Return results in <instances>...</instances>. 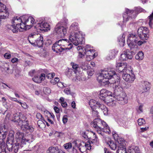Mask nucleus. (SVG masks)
<instances>
[{
  "label": "nucleus",
  "mask_w": 153,
  "mask_h": 153,
  "mask_svg": "<svg viewBox=\"0 0 153 153\" xmlns=\"http://www.w3.org/2000/svg\"><path fill=\"white\" fill-rule=\"evenodd\" d=\"M125 37L124 34H123L121 37H119L118 38V40L119 42V44L121 46H123L125 43Z\"/></svg>",
  "instance_id": "c9c22d12"
},
{
  "label": "nucleus",
  "mask_w": 153,
  "mask_h": 153,
  "mask_svg": "<svg viewBox=\"0 0 153 153\" xmlns=\"http://www.w3.org/2000/svg\"><path fill=\"white\" fill-rule=\"evenodd\" d=\"M113 100H114V102L116 104L114 99L117 101L118 103L121 105H124L128 102L126 96L125 94L116 95H113Z\"/></svg>",
  "instance_id": "dca6fc26"
},
{
  "label": "nucleus",
  "mask_w": 153,
  "mask_h": 153,
  "mask_svg": "<svg viewBox=\"0 0 153 153\" xmlns=\"http://www.w3.org/2000/svg\"><path fill=\"white\" fill-rule=\"evenodd\" d=\"M7 100L4 97H2L1 98V101L3 105L5 107H7V103L6 102Z\"/></svg>",
  "instance_id": "6e6d98bb"
},
{
  "label": "nucleus",
  "mask_w": 153,
  "mask_h": 153,
  "mask_svg": "<svg viewBox=\"0 0 153 153\" xmlns=\"http://www.w3.org/2000/svg\"><path fill=\"white\" fill-rule=\"evenodd\" d=\"M68 120V118L67 115H65L62 117V122L64 124L66 123Z\"/></svg>",
  "instance_id": "bf43d9fd"
},
{
  "label": "nucleus",
  "mask_w": 153,
  "mask_h": 153,
  "mask_svg": "<svg viewBox=\"0 0 153 153\" xmlns=\"http://www.w3.org/2000/svg\"><path fill=\"white\" fill-rule=\"evenodd\" d=\"M89 104L92 108L94 106L99 108V106L101 104L100 102L96 101L95 100L92 99L90 100L89 102Z\"/></svg>",
  "instance_id": "c756f323"
},
{
  "label": "nucleus",
  "mask_w": 153,
  "mask_h": 153,
  "mask_svg": "<svg viewBox=\"0 0 153 153\" xmlns=\"http://www.w3.org/2000/svg\"><path fill=\"white\" fill-rule=\"evenodd\" d=\"M28 86L30 87V88L32 90H36V89L37 86L33 84H29L28 85Z\"/></svg>",
  "instance_id": "680f3d73"
},
{
  "label": "nucleus",
  "mask_w": 153,
  "mask_h": 153,
  "mask_svg": "<svg viewBox=\"0 0 153 153\" xmlns=\"http://www.w3.org/2000/svg\"><path fill=\"white\" fill-rule=\"evenodd\" d=\"M127 153H140V151L137 146L132 145L129 147Z\"/></svg>",
  "instance_id": "bb28decb"
},
{
  "label": "nucleus",
  "mask_w": 153,
  "mask_h": 153,
  "mask_svg": "<svg viewBox=\"0 0 153 153\" xmlns=\"http://www.w3.org/2000/svg\"><path fill=\"white\" fill-rule=\"evenodd\" d=\"M78 23L74 22L71 25L69 29L71 33L69 39L75 46L81 44L84 41V38L78 31Z\"/></svg>",
  "instance_id": "7ed1b4c3"
},
{
  "label": "nucleus",
  "mask_w": 153,
  "mask_h": 153,
  "mask_svg": "<svg viewBox=\"0 0 153 153\" xmlns=\"http://www.w3.org/2000/svg\"><path fill=\"white\" fill-rule=\"evenodd\" d=\"M19 61V59L17 58L14 57L12 58L11 60V62L13 63H16Z\"/></svg>",
  "instance_id": "e2e57ef3"
},
{
  "label": "nucleus",
  "mask_w": 153,
  "mask_h": 153,
  "mask_svg": "<svg viewBox=\"0 0 153 153\" xmlns=\"http://www.w3.org/2000/svg\"><path fill=\"white\" fill-rule=\"evenodd\" d=\"M142 86L143 90V92H146L150 89V83L147 81L142 82Z\"/></svg>",
  "instance_id": "c85d7f7f"
},
{
  "label": "nucleus",
  "mask_w": 153,
  "mask_h": 153,
  "mask_svg": "<svg viewBox=\"0 0 153 153\" xmlns=\"http://www.w3.org/2000/svg\"><path fill=\"white\" fill-rule=\"evenodd\" d=\"M11 56V54L8 53H6L4 55V57L5 59H9Z\"/></svg>",
  "instance_id": "338daca9"
},
{
  "label": "nucleus",
  "mask_w": 153,
  "mask_h": 153,
  "mask_svg": "<svg viewBox=\"0 0 153 153\" xmlns=\"http://www.w3.org/2000/svg\"><path fill=\"white\" fill-rule=\"evenodd\" d=\"M8 97L12 101L16 102L18 103H19L20 102V101H18L17 98H16L12 97L9 96H8Z\"/></svg>",
  "instance_id": "052dcab7"
},
{
  "label": "nucleus",
  "mask_w": 153,
  "mask_h": 153,
  "mask_svg": "<svg viewBox=\"0 0 153 153\" xmlns=\"http://www.w3.org/2000/svg\"><path fill=\"white\" fill-rule=\"evenodd\" d=\"M99 97L109 105L113 106L115 105L114 100L112 99V93L105 89H102L100 91Z\"/></svg>",
  "instance_id": "0eeeda50"
},
{
  "label": "nucleus",
  "mask_w": 153,
  "mask_h": 153,
  "mask_svg": "<svg viewBox=\"0 0 153 153\" xmlns=\"http://www.w3.org/2000/svg\"><path fill=\"white\" fill-rule=\"evenodd\" d=\"M92 114L93 116L94 117H98L99 116L98 114V113L97 111L93 110L92 112Z\"/></svg>",
  "instance_id": "13d9d810"
},
{
  "label": "nucleus",
  "mask_w": 153,
  "mask_h": 153,
  "mask_svg": "<svg viewBox=\"0 0 153 153\" xmlns=\"http://www.w3.org/2000/svg\"><path fill=\"white\" fill-rule=\"evenodd\" d=\"M3 68L4 70L6 71H8L9 69L8 64L7 63H6L3 65Z\"/></svg>",
  "instance_id": "69168bd1"
},
{
  "label": "nucleus",
  "mask_w": 153,
  "mask_h": 153,
  "mask_svg": "<svg viewBox=\"0 0 153 153\" xmlns=\"http://www.w3.org/2000/svg\"><path fill=\"white\" fill-rule=\"evenodd\" d=\"M117 139V142L119 144V148L125 146L126 142L123 138H119Z\"/></svg>",
  "instance_id": "72a5a7b5"
},
{
  "label": "nucleus",
  "mask_w": 153,
  "mask_h": 153,
  "mask_svg": "<svg viewBox=\"0 0 153 153\" xmlns=\"http://www.w3.org/2000/svg\"><path fill=\"white\" fill-rule=\"evenodd\" d=\"M34 27L38 29L45 31H48L50 30V25L41 18L38 19L37 24Z\"/></svg>",
  "instance_id": "4468645a"
},
{
  "label": "nucleus",
  "mask_w": 153,
  "mask_h": 153,
  "mask_svg": "<svg viewBox=\"0 0 153 153\" xmlns=\"http://www.w3.org/2000/svg\"><path fill=\"white\" fill-rule=\"evenodd\" d=\"M71 48V47H69V48H62L57 41L52 46V50L57 53H60L65 50H70Z\"/></svg>",
  "instance_id": "6ab92c4d"
},
{
  "label": "nucleus",
  "mask_w": 153,
  "mask_h": 153,
  "mask_svg": "<svg viewBox=\"0 0 153 153\" xmlns=\"http://www.w3.org/2000/svg\"><path fill=\"white\" fill-rule=\"evenodd\" d=\"M43 91L45 94H48L51 93V90L49 88L45 87L43 88Z\"/></svg>",
  "instance_id": "c03bdc74"
},
{
  "label": "nucleus",
  "mask_w": 153,
  "mask_h": 153,
  "mask_svg": "<svg viewBox=\"0 0 153 153\" xmlns=\"http://www.w3.org/2000/svg\"><path fill=\"white\" fill-rule=\"evenodd\" d=\"M143 104L142 103H139V106L138 108V109H137V111L139 113H140L143 112Z\"/></svg>",
  "instance_id": "de8ad7c7"
},
{
  "label": "nucleus",
  "mask_w": 153,
  "mask_h": 153,
  "mask_svg": "<svg viewBox=\"0 0 153 153\" xmlns=\"http://www.w3.org/2000/svg\"><path fill=\"white\" fill-rule=\"evenodd\" d=\"M87 73L89 76H91L94 73V72L93 70H90L88 71Z\"/></svg>",
  "instance_id": "0e129e2a"
},
{
  "label": "nucleus",
  "mask_w": 153,
  "mask_h": 153,
  "mask_svg": "<svg viewBox=\"0 0 153 153\" xmlns=\"http://www.w3.org/2000/svg\"><path fill=\"white\" fill-rule=\"evenodd\" d=\"M23 19L24 20L22 24L20 26L21 29L26 30L29 29L32 27L33 26L37 23V21H35L34 19L31 16L28 17L27 16H23Z\"/></svg>",
  "instance_id": "9d476101"
},
{
  "label": "nucleus",
  "mask_w": 153,
  "mask_h": 153,
  "mask_svg": "<svg viewBox=\"0 0 153 153\" xmlns=\"http://www.w3.org/2000/svg\"><path fill=\"white\" fill-rule=\"evenodd\" d=\"M9 13L6 8V6L0 2V24L1 19L6 18L8 16Z\"/></svg>",
  "instance_id": "a211bd4d"
},
{
  "label": "nucleus",
  "mask_w": 153,
  "mask_h": 153,
  "mask_svg": "<svg viewBox=\"0 0 153 153\" xmlns=\"http://www.w3.org/2000/svg\"><path fill=\"white\" fill-rule=\"evenodd\" d=\"M82 48L83 49L84 53H86L87 52H88V51H90L94 50L92 49V47H91V46L89 45H86L85 48Z\"/></svg>",
  "instance_id": "ea45409f"
},
{
  "label": "nucleus",
  "mask_w": 153,
  "mask_h": 153,
  "mask_svg": "<svg viewBox=\"0 0 153 153\" xmlns=\"http://www.w3.org/2000/svg\"><path fill=\"white\" fill-rule=\"evenodd\" d=\"M24 21L23 16L21 18L17 17H14L12 22V27L13 28L12 30L13 33H16L18 30L19 31L23 30V29H21L20 27Z\"/></svg>",
  "instance_id": "9b49d317"
},
{
  "label": "nucleus",
  "mask_w": 153,
  "mask_h": 153,
  "mask_svg": "<svg viewBox=\"0 0 153 153\" xmlns=\"http://www.w3.org/2000/svg\"><path fill=\"white\" fill-rule=\"evenodd\" d=\"M137 122L138 125L140 126L142 125L145 123V121L143 118L138 119Z\"/></svg>",
  "instance_id": "603ef678"
},
{
  "label": "nucleus",
  "mask_w": 153,
  "mask_h": 153,
  "mask_svg": "<svg viewBox=\"0 0 153 153\" xmlns=\"http://www.w3.org/2000/svg\"><path fill=\"white\" fill-rule=\"evenodd\" d=\"M85 53L86 55H90L94 57H96L97 55V54L96 53L95 51L94 50L90 51H88Z\"/></svg>",
  "instance_id": "37998d69"
},
{
  "label": "nucleus",
  "mask_w": 153,
  "mask_h": 153,
  "mask_svg": "<svg viewBox=\"0 0 153 153\" xmlns=\"http://www.w3.org/2000/svg\"><path fill=\"white\" fill-rule=\"evenodd\" d=\"M116 69L118 70V72H122V73L129 71L130 68V67L127 65L126 64H125L122 62H119L116 64Z\"/></svg>",
  "instance_id": "f3484780"
},
{
  "label": "nucleus",
  "mask_w": 153,
  "mask_h": 153,
  "mask_svg": "<svg viewBox=\"0 0 153 153\" xmlns=\"http://www.w3.org/2000/svg\"><path fill=\"white\" fill-rule=\"evenodd\" d=\"M15 134L14 131L12 130H10L9 131L7 136V144H9L11 142L14 141L15 138L14 136Z\"/></svg>",
  "instance_id": "393cba45"
},
{
  "label": "nucleus",
  "mask_w": 153,
  "mask_h": 153,
  "mask_svg": "<svg viewBox=\"0 0 153 153\" xmlns=\"http://www.w3.org/2000/svg\"><path fill=\"white\" fill-rule=\"evenodd\" d=\"M86 55V59L87 61H90L92 59H93L95 57L92 56H91L90 55Z\"/></svg>",
  "instance_id": "5fc2aeb1"
},
{
  "label": "nucleus",
  "mask_w": 153,
  "mask_h": 153,
  "mask_svg": "<svg viewBox=\"0 0 153 153\" xmlns=\"http://www.w3.org/2000/svg\"><path fill=\"white\" fill-rule=\"evenodd\" d=\"M91 125L94 129L99 134L102 136L104 132L109 134L111 133L110 128L103 120L99 118H95L91 122Z\"/></svg>",
  "instance_id": "20e7f679"
},
{
  "label": "nucleus",
  "mask_w": 153,
  "mask_h": 153,
  "mask_svg": "<svg viewBox=\"0 0 153 153\" xmlns=\"http://www.w3.org/2000/svg\"><path fill=\"white\" fill-rule=\"evenodd\" d=\"M133 57L131 53L128 49L124 51L120 55V59L122 60H126L131 59Z\"/></svg>",
  "instance_id": "aec40b11"
},
{
  "label": "nucleus",
  "mask_w": 153,
  "mask_h": 153,
  "mask_svg": "<svg viewBox=\"0 0 153 153\" xmlns=\"http://www.w3.org/2000/svg\"><path fill=\"white\" fill-rule=\"evenodd\" d=\"M137 39L136 35L135 33H130L128 36L127 45L133 52L139 49L138 46L137 45Z\"/></svg>",
  "instance_id": "1a4fd4ad"
},
{
  "label": "nucleus",
  "mask_w": 153,
  "mask_h": 153,
  "mask_svg": "<svg viewBox=\"0 0 153 153\" xmlns=\"http://www.w3.org/2000/svg\"><path fill=\"white\" fill-rule=\"evenodd\" d=\"M118 51L113 50L109 52L108 56L107 57L108 60L114 58L115 55L117 53Z\"/></svg>",
  "instance_id": "473e14b6"
},
{
  "label": "nucleus",
  "mask_w": 153,
  "mask_h": 153,
  "mask_svg": "<svg viewBox=\"0 0 153 153\" xmlns=\"http://www.w3.org/2000/svg\"><path fill=\"white\" fill-rule=\"evenodd\" d=\"M58 86L60 88H63L65 87L66 86L64 85V83L61 82H58L57 83Z\"/></svg>",
  "instance_id": "774afa93"
},
{
  "label": "nucleus",
  "mask_w": 153,
  "mask_h": 153,
  "mask_svg": "<svg viewBox=\"0 0 153 153\" xmlns=\"http://www.w3.org/2000/svg\"><path fill=\"white\" fill-rule=\"evenodd\" d=\"M21 129L25 131H28L30 132L33 131V128L29 125L28 121L27 118L25 116L22 115L21 120L19 121V124Z\"/></svg>",
  "instance_id": "f8f14e48"
},
{
  "label": "nucleus",
  "mask_w": 153,
  "mask_h": 153,
  "mask_svg": "<svg viewBox=\"0 0 153 153\" xmlns=\"http://www.w3.org/2000/svg\"><path fill=\"white\" fill-rule=\"evenodd\" d=\"M19 103L25 109H26L28 107V105L25 102L22 103L21 102H20Z\"/></svg>",
  "instance_id": "4d7b16f0"
},
{
  "label": "nucleus",
  "mask_w": 153,
  "mask_h": 153,
  "mask_svg": "<svg viewBox=\"0 0 153 153\" xmlns=\"http://www.w3.org/2000/svg\"><path fill=\"white\" fill-rule=\"evenodd\" d=\"M62 48H69V47L72 48V44L69 43L68 40L66 39H62L57 41Z\"/></svg>",
  "instance_id": "5701e85b"
},
{
  "label": "nucleus",
  "mask_w": 153,
  "mask_h": 153,
  "mask_svg": "<svg viewBox=\"0 0 153 153\" xmlns=\"http://www.w3.org/2000/svg\"><path fill=\"white\" fill-rule=\"evenodd\" d=\"M144 57V53L142 51H139L135 56L136 59L138 60H142Z\"/></svg>",
  "instance_id": "e433bc0d"
},
{
  "label": "nucleus",
  "mask_w": 153,
  "mask_h": 153,
  "mask_svg": "<svg viewBox=\"0 0 153 153\" xmlns=\"http://www.w3.org/2000/svg\"><path fill=\"white\" fill-rule=\"evenodd\" d=\"M38 37L34 42H31L30 41H29V42L34 46H36L39 48L42 47L43 44V37L40 34L38 35Z\"/></svg>",
  "instance_id": "412c9836"
},
{
  "label": "nucleus",
  "mask_w": 153,
  "mask_h": 153,
  "mask_svg": "<svg viewBox=\"0 0 153 153\" xmlns=\"http://www.w3.org/2000/svg\"><path fill=\"white\" fill-rule=\"evenodd\" d=\"M141 12L145 13L146 11L139 7H135L134 10L126 9V12L123 15V22H126L131 21L132 19L135 18L137 14Z\"/></svg>",
  "instance_id": "39448f33"
},
{
  "label": "nucleus",
  "mask_w": 153,
  "mask_h": 153,
  "mask_svg": "<svg viewBox=\"0 0 153 153\" xmlns=\"http://www.w3.org/2000/svg\"><path fill=\"white\" fill-rule=\"evenodd\" d=\"M92 147L90 140H88L86 143H84L83 142L81 144V146L80 147H77V149H78L82 152H84L83 151L84 150H86V149L90 150L91 149Z\"/></svg>",
  "instance_id": "4be33fe9"
},
{
  "label": "nucleus",
  "mask_w": 153,
  "mask_h": 153,
  "mask_svg": "<svg viewBox=\"0 0 153 153\" xmlns=\"http://www.w3.org/2000/svg\"><path fill=\"white\" fill-rule=\"evenodd\" d=\"M7 128L4 125L0 126V153H7L6 151V146L4 142L7 134Z\"/></svg>",
  "instance_id": "6e6552de"
},
{
  "label": "nucleus",
  "mask_w": 153,
  "mask_h": 153,
  "mask_svg": "<svg viewBox=\"0 0 153 153\" xmlns=\"http://www.w3.org/2000/svg\"><path fill=\"white\" fill-rule=\"evenodd\" d=\"M39 35V34H36L35 33H32L30 34L29 35L28 39L29 41H29H30V39H31L32 38L38 37V35Z\"/></svg>",
  "instance_id": "09e8293b"
},
{
  "label": "nucleus",
  "mask_w": 153,
  "mask_h": 153,
  "mask_svg": "<svg viewBox=\"0 0 153 153\" xmlns=\"http://www.w3.org/2000/svg\"><path fill=\"white\" fill-rule=\"evenodd\" d=\"M119 149L117 150V153H127L128 150L127 151L126 149L125 146L123 147H120L118 148Z\"/></svg>",
  "instance_id": "a19ab883"
},
{
  "label": "nucleus",
  "mask_w": 153,
  "mask_h": 153,
  "mask_svg": "<svg viewBox=\"0 0 153 153\" xmlns=\"http://www.w3.org/2000/svg\"><path fill=\"white\" fill-rule=\"evenodd\" d=\"M45 74H42L40 76H35L32 79L34 82L37 83H40L45 79Z\"/></svg>",
  "instance_id": "a878e982"
},
{
  "label": "nucleus",
  "mask_w": 153,
  "mask_h": 153,
  "mask_svg": "<svg viewBox=\"0 0 153 153\" xmlns=\"http://www.w3.org/2000/svg\"><path fill=\"white\" fill-rule=\"evenodd\" d=\"M68 27L61 22H59L55 26L54 30L59 36L64 37L67 33Z\"/></svg>",
  "instance_id": "ddd939ff"
},
{
  "label": "nucleus",
  "mask_w": 153,
  "mask_h": 153,
  "mask_svg": "<svg viewBox=\"0 0 153 153\" xmlns=\"http://www.w3.org/2000/svg\"><path fill=\"white\" fill-rule=\"evenodd\" d=\"M99 108L103 111L105 115H108V110L107 108L105 106L101 104L100 106H99Z\"/></svg>",
  "instance_id": "f704fd0d"
},
{
  "label": "nucleus",
  "mask_w": 153,
  "mask_h": 153,
  "mask_svg": "<svg viewBox=\"0 0 153 153\" xmlns=\"http://www.w3.org/2000/svg\"><path fill=\"white\" fill-rule=\"evenodd\" d=\"M55 75L54 73H49L47 74L46 77L48 79H51L55 76Z\"/></svg>",
  "instance_id": "864d4df0"
},
{
  "label": "nucleus",
  "mask_w": 153,
  "mask_h": 153,
  "mask_svg": "<svg viewBox=\"0 0 153 153\" xmlns=\"http://www.w3.org/2000/svg\"><path fill=\"white\" fill-rule=\"evenodd\" d=\"M77 49L79 51L78 58H81L83 57L84 56V54L85 53H84L82 47L81 46H78L77 48Z\"/></svg>",
  "instance_id": "2f4dec72"
},
{
  "label": "nucleus",
  "mask_w": 153,
  "mask_h": 153,
  "mask_svg": "<svg viewBox=\"0 0 153 153\" xmlns=\"http://www.w3.org/2000/svg\"><path fill=\"white\" fill-rule=\"evenodd\" d=\"M72 146V145L71 143H68L64 145V147L66 149H71Z\"/></svg>",
  "instance_id": "49530a36"
},
{
  "label": "nucleus",
  "mask_w": 153,
  "mask_h": 153,
  "mask_svg": "<svg viewBox=\"0 0 153 153\" xmlns=\"http://www.w3.org/2000/svg\"><path fill=\"white\" fill-rule=\"evenodd\" d=\"M78 141H74L73 142V143L75 144V146H73V153H77V150L76 149V147L77 148V147H79L78 143Z\"/></svg>",
  "instance_id": "79ce46f5"
},
{
  "label": "nucleus",
  "mask_w": 153,
  "mask_h": 153,
  "mask_svg": "<svg viewBox=\"0 0 153 153\" xmlns=\"http://www.w3.org/2000/svg\"><path fill=\"white\" fill-rule=\"evenodd\" d=\"M120 78L115 74V71L112 70H106L102 71L99 73L97 80L100 83H104L107 80L111 79L109 81L110 83L114 84L115 88L113 95L124 94H125L122 92L123 88L119 85Z\"/></svg>",
  "instance_id": "f257e3e1"
},
{
  "label": "nucleus",
  "mask_w": 153,
  "mask_h": 153,
  "mask_svg": "<svg viewBox=\"0 0 153 153\" xmlns=\"http://www.w3.org/2000/svg\"><path fill=\"white\" fill-rule=\"evenodd\" d=\"M71 65H72L73 68L75 70L74 71V73L75 71L77 72L79 71V66L78 65L74 63H71Z\"/></svg>",
  "instance_id": "a18cd8bd"
},
{
  "label": "nucleus",
  "mask_w": 153,
  "mask_h": 153,
  "mask_svg": "<svg viewBox=\"0 0 153 153\" xmlns=\"http://www.w3.org/2000/svg\"><path fill=\"white\" fill-rule=\"evenodd\" d=\"M22 115L20 114L16 113L13 114L12 121L14 122H16V124H19V121L21 120V116Z\"/></svg>",
  "instance_id": "cd10ccee"
},
{
  "label": "nucleus",
  "mask_w": 153,
  "mask_h": 153,
  "mask_svg": "<svg viewBox=\"0 0 153 153\" xmlns=\"http://www.w3.org/2000/svg\"><path fill=\"white\" fill-rule=\"evenodd\" d=\"M94 137H95V138L93 139L91 141H90L92 147L94 145L98 146L99 144V140L96 137V135L95 134H94Z\"/></svg>",
  "instance_id": "58836bf2"
},
{
  "label": "nucleus",
  "mask_w": 153,
  "mask_h": 153,
  "mask_svg": "<svg viewBox=\"0 0 153 153\" xmlns=\"http://www.w3.org/2000/svg\"><path fill=\"white\" fill-rule=\"evenodd\" d=\"M33 141V137L31 134L26 136L23 133L18 131L16 133L14 141L5 145L6 147V150L7 148L10 152L13 151L15 153H16L20 148L32 142Z\"/></svg>",
  "instance_id": "f03ea898"
},
{
  "label": "nucleus",
  "mask_w": 153,
  "mask_h": 153,
  "mask_svg": "<svg viewBox=\"0 0 153 153\" xmlns=\"http://www.w3.org/2000/svg\"><path fill=\"white\" fill-rule=\"evenodd\" d=\"M149 30L146 27H140L137 31V35L141 40L138 41L137 42V45L141 46L143 44L146 42L149 38Z\"/></svg>",
  "instance_id": "423d86ee"
},
{
  "label": "nucleus",
  "mask_w": 153,
  "mask_h": 153,
  "mask_svg": "<svg viewBox=\"0 0 153 153\" xmlns=\"http://www.w3.org/2000/svg\"><path fill=\"white\" fill-rule=\"evenodd\" d=\"M36 116V117L39 120V121H40V120H41L42 122H43V120H44V119L40 113H37Z\"/></svg>",
  "instance_id": "3c124183"
},
{
  "label": "nucleus",
  "mask_w": 153,
  "mask_h": 153,
  "mask_svg": "<svg viewBox=\"0 0 153 153\" xmlns=\"http://www.w3.org/2000/svg\"><path fill=\"white\" fill-rule=\"evenodd\" d=\"M108 144L112 150H114L117 147L116 143H114L113 141H110L108 142Z\"/></svg>",
  "instance_id": "4c0bfd02"
},
{
  "label": "nucleus",
  "mask_w": 153,
  "mask_h": 153,
  "mask_svg": "<svg viewBox=\"0 0 153 153\" xmlns=\"http://www.w3.org/2000/svg\"><path fill=\"white\" fill-rule=\"evenodd\" d=\"M47 153H65L57 147H51L47 151Z\"/></svg>",
  "instance_id": "b1692460"
},
{
  "label": "nucleus",
  "mask_w": 153,
  "mask_h": 153,
  "mask_svg": "<svg viewBox=\"0 0 153 153\" xmlns=\"http://www.w3.org/2000/svg\"><path fill=\"white\" fill-rule=\"evenodd\" d=\"M130 71L127 72V71L126 72H124L123 73L122 77L123 79L126 82L128 83H132L135 79V76L134 74L131 73V74L129 73L132 71V70L131 68H129Z\"/></svg>",
  "instance_id": "2eb2a0df"
},
{
  "label": "nucleus",
  "mask_w": 153,
  "mask_h": 153,
  "mask_svg": "<svg viewBox=\"0 0 153 153\" xmlns=\"http://www.w3.org/2000/svg\"><path fill=\"white\" fill-rule=\"evenodd\" d=\"M148 18L149 20V26L151 28H152V25H153V22H152L153 17L149 16Z\"/></svg>",
  "instance_id": "8fccbe9b"
},
{
  "label": "nucleus",
  "mask_w": 153,
  "mask_h": 153,
  "mask_svg": "<svg viewBox=\"0 0 153 153\" xmlns=\"http://www.w3.org/2000/svg\"><path fill=\"white\" fill-rule=\"evenodd\" d=\"M75 73L76 80L80 81L84 79V76L83 74L80 73L79 71L77 72L76 71H75Z\"/></svg>",
  "instance_id": "7c9ffc66"
}]
</instances>
